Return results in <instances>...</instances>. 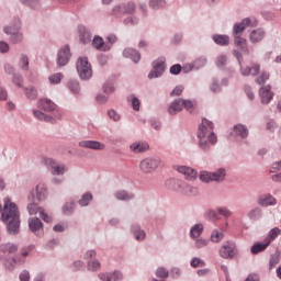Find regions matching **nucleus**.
I'll list each match as a JSON object with an SVG mask.
<instances>
[{"instance_id":"8","label":"nucleus","mask_w":281,"mask_h":281,"mask_svg":"<svg viewBox=\"0 0 281 281\" xmlns=\"http://www.w3.org/2000/svg\"><path fill=\"white\" fill-rule=\"evenodd\" d=\"M235 49H233V55L237 59V63H243V54L244 56H249V46L247 45V40L244 37H235L234 38Z\"/></svg>"},{"instance_id":"49","label":"nucleus","mask_w":281,"mask_h":281,"mask_svg":"<svg viewBox=\"0 0 281 281\" xmlns=\"http://www.w3.org/2000/svg\"><path fill=\"white\" fill-rule=\"evenodd\" d=\"M150 10H164L166 8V0H148Z\"/></svg>"},{"instance_id":"7","label":"nucleus","mask_w":281,"mask_h":281,"mask_svg":"<svg viewBox=\"0 0 281 281\" xmlns=\"http://www.w3.org/2000/svg\"><path fill=\"white\" fill-rule=\"evenodd\" d=\"M196 138L198 147L202 153H209L212 146H216V143L218 142V136H216V133L214 132L204 134L203 138L201 136H196Z\"/></svg>"},{"instance_id":"57","label":"nucleus","mask_w":281,"mask_h":281,"mask_svg":"<svg viewBox=\"0 0 281 281\" xmlns=\"http://www.w3.org/2000/svg\"><path fill=\"white\" fill-rule=\"evenodd\" d=\"M103 93L106 95H111L112 93H115V86L109 81L104 82L102 86Z\"/></svg>"},{"instance_id":"5","label":"nucleus","mask_w":281,"mask_h":281,"mask_svg":"<svg viewBox=\"0 0 281 281\" xmlns=\"http://www.w3.org/2000/svg\"><path fill=\"white\" fill-rule=\"evenodd\" d=\"M3 32L9 36L11 45H21L25 38L23 32H21V23L9 24L3 27Z\"/></svg>"},{"instance_id":"58","label":"nucleus","mask_w":281,"mask_h":281,"mask_svg":"<svg viewBox=\"0 0 281 281\" xmlns=\"http://www.w3.org/2000/svg\"><path fill=\"white\" fill-rule=\"evenodd\" d=\"M216 212L220 216H224V218H229V216L234 214L229 209H227V206H218Z\"/></svg>"},{"instance_id":"62","label":"nucleus","mask_w":281,"mask_h":281,"mask_svg":"<svg viewBox=\"0 0 281 281\" xmlns=\"http://www.w3.org/2000/svg\"><path fill=\"white\" fill-rule=\"evenodd\" d=\"M190 267H192L193 269H198V267H205V262L203 261V259L194 257L190 261Z\"/></svg>"},{"instance_id":"14","label":"nucleus","mask_w":281,"mask_h":281,"mask_svg":"<svg viewBox=\"0 0 281 281\" xmlns=\"http://www.w3.org/2000/svg\"><path fill=\"white\" fill-rule=\"evenodd\" d=\"M32 113L36 120H40V122H49V124H56L58 122V120H61V117H63L61 113L57 112V114L52 116V115L46 114L45 112H43L41 110H36V109H33Z\"/></svg>"},{"instance_id":"39","label":"nucleus","mask_w":281,"mask_h":281,"mask_svg":"<svg viewBox=\"0 0 281 281\" xmlns=\"http://www.w3.org/2000/svg\"><path fill=\"white\" fill-rule=\"evenodd\" d=\"M74 212H76L75 201H68L63 204L61 214H64V216H72Z\"/></svg>"},{"instance_id":"45","label":"nucleus","mask_w":281,"mask_h":281,"mask_svg":"<svg viewBox=\"0 0 281 281\" xmlns=\"http://www.w3.org/2000/svg\"><path fill=\"white\" fill-rule=\"evenodd\" d=\"M269 247V241H266V239H263V241L261 243H256L251 246L250 248V254H260L262 251H265V249H267Z\"/></svg>"},{"instance_id":"13","label":"nucleus","mask_w":281,"mask_h":281,"mask_svg":"<svg viewBox=\"0 0 281 281\" xmlns=\"http://www.w3.org/2000/svg\"><path fill=\"white\" fill-rule=\"evenodd\" d=\"M37 108L42 109V111H45L46 113H54V116L60 113V110H58V105L48 98L38 99Z\"/></svg>"},{"instance_id":"6","label":"nucleus","mask_w":281,"mask_h":281,"mask_svg":"<svg viewBox=\"0 0 281 281\" xmlns=\"http://www.w3.org/2000/svg\"><path fill=\"white\" fill-rule=\"evenodd\" d=\"M247 27H258V20L254 16L245 18L233 25V38H243V33Z\"/></svg>"},{"instance_id":"17","label":"nucleus","mask_w":281,"mask_h":281,"mask_svg":"<svg viewBox=\"0 0 281 281\" xmlns=\"http://www.w3.org/2000/svg\"><path fill=\"white\" fill-rule=\"evenodd\" d=\"M100 281H124V272L114 270L111 272H100L98 274Z\"/></svg>"},{"instance_id":"59","label":"nucleus","mask_w":281,"mask_h":281,"mask_svg":"<svg viewBox=\"0 0 281 281\" xmlns=\"http://www.w3.org/2000/svg\"><path fill=\"white\" fill-rule=\"evenodd\" d=\"M207 64V57L205 56H200L198 57L194 61H193V65L195 67V70H199V69H202V67L204 65Z\"/></svg>"},{"instance_id":"9","label":"nucleus","mask_w":281,"mask_h":281,"mask_svg":"<svg viewBox=\"0 0 281 281\" xmlns=\"http://www.w3.org/2000/svg\"><path fill=\"white\" fill-rule=\"evenodd\" d=\"M220 257L224 260H234L238 256V246L235 241H225L218 250Z\"/></svg>"},{"instance_id":"47","label":"nucleus","mask_w":281,"mask_h":281,"mask_svg":"<svg viewBox=\"0 0 281 281\" xmlns=\"http://www.w3.org/2000/svg\"><path fill=\"white\" fill-rule=\"evenodd\" d=\"M18 67L22 69V71H30V57L27 55H20Z\"/></svg>"},{"instance_id":"50","label":"nucleus","mask_w":281,"mask_h":281,"mask_svg":"<svg viewBox=\"0 0 281 281\" xmlns=\"http://www.w3.org/2000/svg\"><path fill=\"white\" fill-rule=\"evenodd\" d=\"M280 234H281V229L278 227H274L269 231L268 236L265 238V240L268 241L269 245H271V243H273V240H276V238H278Z\"/></svg>"},{"instance_id":"18","label":"nucleus","mask_w":281,"mask_h":281,"mask_svg":"<svg viewBox=\"0 0 281 281\" xmlns=\"http://www.w3.org/2000/svg\"><path fill=\"white\" fill-rule=\"evenodd\" d=\"M207 133H214V123L207 119H202L196 132V137H204Z\"/></svg>"},{"instance_id":"46","label":"nucleus","mask_w":281,"mask_h":281,"mask_svg":"<svg viewBox=\"0 0 281 281\" xmlns=\"http://www.w3.org/2000/svg\"><path fill=\"white\" fill-rule=\"evenodd\" d=\"M127 102L131 104L133 111L139 112V109L142 106V101L139 100V98H137V95L130 94L127 97Z\"/></svg>"},{"instance_id":"33","label":"nucleus","mask_w":281,"mask_h":281,"mask_svg":"<svg viewBox=\"0 0 281 281\" xmlns=\"http://www.w3.org/2000/svg\"><path fill=\"white\" fill-rule=\"evenodd\" d=\"M205 229V226H203V223L194 224L189 232V236L191 240H194L196 238H201L203 235V232Z\"/></svg>"},{"instance_id":"31","label":"nucleus","mask_w":281,"mask_h":281,"mask_svg":"<svg viewBox=\"0 0 281 281\" xmlns=\"http://www.w3.org/2000/svg\"><path fill=\"white\" fill-rule=\"evenodd\" d=\"M211 177L213 183H223V181H225V178L227 177V170L221 167L215 171H211Z\"/></svg>"},{"instance_id":"63","label":"nucleus","mask_w":281,"mask_h":281,"mask_svg":"<svg viewBox=\"0 0 281 281\" xmlns=\"http://www.w3.org/2000/svg\"><path fill=\"white\" fill-rule=\"evenodd\" d=\"M108 117H110L112 122H120V120H122V115L113 109L108 111Z\"/></svg>"},{"instance_id":"11","label":"nucleus","mask_w":281,"mask_h":281,"mask_svg":"<svg viewBox=\"0 0 281 281\" xmlns=\"http://www.w3.org/2000/svg\"><path fill=\"white\" fill-rule=\"evenodd\" d=\"M151 70L149 71L147 78L149 80H155L161 78L166 71V57H158L151 63Z\"/></svg>"},{"instance_id":"43","label":"nucleus","mask_w":281,"mask_h":281,"mask_svg":"<svg viewBox=\"0 0 281 281\" xmlns=\"http://www.w3.org/2000/svg\"><path fill=\"white\" fill-rule=\"evenodd\" d=\"M209 91L210 93H213V95H217V93H221V91H223V88L221 87V81L216 78H213L209 85Z\"/></svg>"},{"instance_id":"3","label":"nucleus","mask_w":281,"mask_h":281,"mask_svg":"<svg viewBox=\"0 0 281 281\" xmlns=\"http://www.w3.org/2000/svg\"><path fill=\"white\" fill-rule=\"evenodd\" d=\"M165 186L169 190L184 194V196H196V194H199V189L196 187L183 180L171 178L166 181Z\"/></svg>"},{"instance_id":"4","label":"nucleus","mask_w":281,"mask_h":281,"mask_svg":"<svg viewBox=\"0 0 281 281\" xmlns=\"http://www.w3.org/2000/svg\"><path fill=\"white\" fill-rule=\"evenodd\" d=\"M161 164L159 156H148L139 161L138 168L143 175H153L157 172V169L161 168Z\"/></svg>"},{"instance_id":"35","label":"nucleus","mask_w":281,"mask_h":281,"mask_svg":"<svg viewBox=\"0 0 281 281\" xmlns=\"http://www.w3.org/2000/svg\"><path fill=\"white\" fill-rule=\"evenodd\" d=\"M262 210L259 206L252 207L246 214L247 218H249V221H251L252 223H256V221H260V218H262Z\"/></svg>"},{"instance_id":"61","label":"nucleus","mask_w":281,"mask_h":281,"mask_svg":"<svg viewBox=\"0 0 281 281\" xmlns=\"http://www.w3.org/2000/svg\"><path fill=\"white\" fill-rule=\"evenodd\" d=\"M83 268H85V261L82 260H75L72 263H70V269L74 272H78Z\"/></svg>"},{"instance_id":"38","label":"nucleus","mask_w":281,"mask_h":281,"mask_svg":"<svg viewBox=\"0 0 281 281\" xmlns=\"http://www.w3.org/2000/svg\"><path fill=\"white\" fill-rule=\"evenodd\" d=\"M67 89L72 93V95H80L82 88H80V81L76 79H70L67 82Z\"/></svg>"},{"instance_id":"36","label":"nucleus","mask_w":281,"mask_h":281,"mask_svg":"<svg viewBox=\"0 0 281 281\" xmlns=\"http://www.w3.org/2000/svg\"><path fill=\"white\" fill-rule=\"evenodd\" d=\"M35 194L37 201H45V199H47V184L40 182L35 187Z\"/></svg>"},{"instance_id":"27","label":"nucleus","mask_w":281,"mask_h":281,"mask_svg":"<svg viewBox=\"0 0 281 281\" xmlns=\"http://www.w3.org/2000/svg\"><path fill=\"white\" fill-rule=\"evenodd\" d=\"M181 111H183V102L181 101V98L171 101L167 108V113H169V115H178Z\"/></svg>"},{"instance_id":"29","label":"nucleus","mask_w":281,"mask_h":281,"mask_svg":"<svg viewBox=\"0 0 281 281\" xmlns=\"http://www.w3.org/2000/svg\"><path fill=\"white\" fill-rule=\"evenodd\" d=\"M258 205L261 207H269L278 204V200H276L271 193L263 194L259 196L257 201Z\"/></svg>"},{"instance_id":"19","label":"nucleus","mask_w":281,"mask_h":281,"mask_svg":"<svg viewBox=\"0 0 281 281\" xmlns=\"http://www.w3.org/2000/svg\"><path fill=\"white\" fill-rule=\"evenodd\" d=\"M130 233L132 234L136 243H144V240H146V231H144V228H142V225H139L138 223H134L130 226Z\"/></svg>"},{"instance_id":"23","label":"nucleus","mask_w":281,"mask_h":281,"mask_svg":"<svg viewBox=\"0 0 281 281\" xmlns=\"http://www.w3.org/2000/svg\"><path fill=\"white\" fill-rule=\"evenodd\" d=\"M241 76H258L260 74V64H252L251 67L243 66V61L238 63Z\"/></svg>"},{"instance_id":"24","label":"nucleus","mask_w":281,"mask_h":281,"mask_svg":"<svg viewBox=\"0 0 281 281\" xmlns=\"http://www.w3.org/2000/svg\"><path fill=\"white\" fill-rule=\"evenodd\" d=\"M91 45L94 49L99 52H111V45L104 42V38L100 35H94L91 42Z\"/></svg>"},{"instance_id":"20","label":"nucleus","mask_w":281,"mask_h":281,"mask_svg":"<svg viewBox=\"0 0 281 281\" xmlns=\"http://www.w3.org/2000/svg\"><path fill=\"white\" fill-rule=\"evenodd\" d=\"M265 36H267V31H265V29H255L249 33V42L252 45H258V43H262V41H265Z\"/></svg>"},{"instance_id":"32","label":"nucleus","mask_w":281,"mask_h":281,"mask_svg":"<svg viewBox=\"0 0 281 281\" xmlns=\"http://www.w3.org/2000/svg\"><path fill=\"white\" fill-rule=\"evenodd\" d=\"M124 58H130V60L134 61L135 65L142 60V54L137 49L134 48H125L123 50Z\"/></svg>"},{"instance_id":"56","label":"nucleus","mask_w":281,"mask_h":281,"mask_svg":"<svg viewBox=\"0 0 281 281\" xmlns=\"http://www.w3.org/2000/svg\"><path fill=\"white\" fill-rule=\"evenodd\" d=\"M123 24L127 26L139 25V18L137 15H130L123 20Z\"/></svg>"},{"instance_id":"34","label":"nucleus","mask_w":281,"mask_h":281,"mask_svg":"<svg viewBox=\"0 0 281 281\" xmlns=\"http://www.w3.org/2000/svg\"><path fill=\"white\" fill-rule=\"evenodd\" d=\"M113 196L116 201H133V199H135L134 193L126 190H117L113 193Z\"/></svg>"},{"instance_id":"55","label":"nucleus","mask_w":281,"mask_h":281,"mask_svg":"<svg viewBox=\"0 0 281 281\" xmlns=\"http://www.w3.org/2000/svg\"><path fill=\"white\" fill-rule=\"evenodd\" d=\"M155 273L156 278H159L160 280H167V278L170 276V271H168V269L165 267H158Z\"/></svg>"},{"instance_id":"25","label":"nucleus","mask_w":281,"mask_h":281,"mask_svg":"<svg viewBox=\"0 0 281 281\" xmlns=\"http://www.w3.org/2000/svg\"><path fill=\"white\" fill-rule=\"evenodd\" d=\"M80 148H88L90 150H105L106 145L99 140H81L79 142Z\"/></svg>"},{"instance_id":"54","label":"nucleus","mask_w":281,"mask_h":281,"mask_svg":"<svg viewBox=\"0 0 281 281\" xmlns=\"http://www.w3.org/2000/svg\"><path fill=\"white\" fill-rule=\"evenodd\" d=\"M64 77L65 76L63 75V72H55V74L48 76V82H49V85H53V86L60 85V82H63Z\"/></svg>"},{"instance_id":"12","label":"nucleus","mask_w":281,"mask_h":281,"mask_svg":"<svg viewBox=\"0 0 281 281\" xmlns=\"http://www.w3.org/2000/svg\"><path fill=\"white\" fill-rule=\"evenodd\" d=\"M71 60V48L69 45H64L57 50L56 65L57 67H67Z\"/></svg>"},{"instance_id":"42","label":"nucleus","mask_w":281,"mask_h":281,"mask_svg":"<svg viewBox=\"0 0 281 281\" xmlns=\"http://www.w3.org/2000/svg\"><path fill=\"white\" fill-rule=\"evenodd\" d=\"M87 269L91 273H97V271H100L102 269V263L97 258L91 259V260L87 261Z\"/></svg>"},{"instance_id":"41","label":"nucleus","mask_w":281,"mask_h":281,"mask_svg":"<svg viewBox=\"0 0 281 281\" xmlns=\"http://www.w3.org/2000/svg\"><path fill=\"white\" fill-rule=\"evenodd\" d=\"M0 251L2 254H16V251H19V245L14 243H4L0 246Z\"/></svg>"},{"instance_id":"51","label":"nucleus","mask_w":281,"mask_h":281,"mask_svg":"<svg viewBox=\"0 0 281 281\" xmlns=\"http://www.w3.org/2000/svg\"><path fill=\"white\" fill-rule=\"evenodd\" d=\"M24 93L27 100H36L38 98V90L33 86L24 88Z\"/></svg>"},{"instance_id":"26","label":"nucleus","mask_w":281,"mask_h":281,"mask_svg":"<svg viewBox=\"0 0 281 281\" xmlns=\"http://www.w3.org/2000/svg\"><path fill=\"white\" fill-rule=\"evenodd\" d=\"M259 95L261 98V104H269L273 100V92L271 86L267 85L260 88Z\"/></svg>"},{"instance_id":"1","label":"nucleus","mask_w":281,"mask_h":281,"mask_svg":"<svg viewBox=\"0 0 281 281\" xmlns=\"http://www.w3.org/2000/svg\"><path fill=\"white\" fill-rule=\"evenodd\" d=\"M3 203L1 221L7 224L9 234H19V229H21V212H19V206L10 198H4Z\"/></svg>"},{"instance_id":"37","label":"nucleus","mask_w":281,"mask_h":281,"mask_svg":"<svg viewBox=\"0 0 281 281\" xmlns=\"http://www.w3.org/2000/svg\"><path fill=\"white\" fill-rule=\"evenodd\" d=\"M212 41L215 45H220V47H227V45H229V35L214 34Z\"/></svg>"},{"instance_id":"22","label":"nucleus","mask_w":281,"mask_h":281,"mask_svg":"<svg viewBox=\"0 0 281 281\" xmlns=\"http://www.w3.org/2000/svg\"><path fill=\"white\" fill-rule=\"evenodd\" d=\"M78 34L80 43H82L83 45H89V43H91V38L93 36V32L91 31V29L85 25H79Z\"/></svg>"},{"instance_id":"64","label":"nucleus","mask_w":281,"mask_h":281,"mask_svg":"<svg viewBox=\"0 0 281 281\" xmlns=\"http://www.w3.org/2000/svg\"><path fill=\"white\" fill-rule=\"evenodd\" d=\"M269 78H270L269 72L262 71L260 76L255 79V82H257V85H265V82H267Z\"/></svg>"},{"instance_id":"2","label":"nucleus","mask_w":281,"mask_h":281,"mask_svg":"<svg viewBox=\"0 0 281 281\" xmlns=\"http://www.w3.org/2000/svg\"><path fill=\"white\" fill-rule=\"evenodd\" d=\"M42 164L46 166V168L49 170L50 175L53 176V183L55 186H60L65 181L63 178L65 176V172H67V165L63 162L56 161L54 158L50 157H43Z\"/></svg>"},{"instance_id":"21","label":"nucleus","mask_w":281,"mask_h":281,"mask_svg":"<svg viewBox=\"0 0 281 281\" xmlns=\"http://www.w3.org/2000/svg\"><path fill=\"white\" fill-rule=\"evenodd\" d=\"M233 137L237 139H247L249 137V127L247 125L238 123L233 126Z\"/></svg>"},{"instance_id":"44","label":"nucleus","mask_w":281,"mask_h":281,"mask_svg":"<svg viewBox=\"0 0 281 281\" xmlns=\"http://www.w3.org/2000/svg\"><path fill=\"white\" fill-rule=\"evenodd\" d=\"M223 238H225V233H223V231L218 228H214L211 232V235H210L211 243H214L217 245L218 243H221V240H223Z\"/></svg>"},{"instance_id":"52","label":"nucleus","mask_w":281,"mask_h":281,"mask_svg":"<svg viewBox=\"0 0 281 281\" xmlns=\"http://www.w3.org/2000/svg\"><path fill=\"white\" fill-rule=\"evenodd\" d=\"M193 247L194 249H205L210 245V239H205L203 237H198L193 239Z\"/></svg>"},{"instance_id":"15","label":"nucleus","mask_w":281,"mask_h":281,"mask_svg":"<svg viewBox=\"0 0 281 281\" xmlns=\"http://www.w3.org/2000/svg\"><path fill=\"white\" fill-rule=\"evenodd\" d=\"M29 229L35 234L38 238H43L45 229L43 227V222L38 217L29 218Z\"/></svg>"},{"instance_id":"16","label":"nucleus","mask_w":281,"mask_h":281,"mask_svg":"<svg viewBox=\"0 0 281 281\" xmlns=\"http://www.w3.org/2000/svg\"><path fill=\"white\" fill-rule=\"evenodd\" d=\"M175 170L180 175H183L187 181H194L199 177V172L192 167L177 165L175 166Z\"/></svg>"},{"instance_id":"53","label":"nucleus","mask_w":281,"mask_h":281,"mask_svg":"<svg viewBox=\"0 0 281 281\" xmlns=\"http://www.w3.org/2000/svg\"><path fill=\"white\" fill-rule=\"evenodd\" d=\"M199 179L202 183H213L212 171H207V170L200 171Z\"/></svg>"},{"instance_id":"60","label":"nucleus","mask_w":281,"mask_h":281,"mask_svg":"<svg viewBox=\"0 0 281 281\" xmlns=\"http://www.w3.org/2000/svg\"><path fill=\"white\" fill-rule=\"evenodd\" d=\"M12 82L15 85V87H19V89H23V75L14 74L12 77Z\"/></svg>"},{"instance_id":"28","label":"nucleus","mask_w":281,"mask_h":281,"mask_svg":"<svg viewBox=\"0 0 281 281\" xmlns=\"http://www.w3.org/2000/svg\"><path fill=\"white\" fill-rule=\"evenodd\" d=\"M25 262H26V259H24L23 256L20 254L12 257L11 261H7L5 267L9 271H14L16 267H23Z\"/></svg>"},{"instance_id":"30","label":"nucleus","mask_w":281,"mask_h":281,"mask_svg":"<svg viewBox=\"0 0 281 281\" xmlns=\"http://www.w3.org/2000/svg\"><path fill=\"white\" fill-rule=\"evenodd\" d=\"M150 148L147 142H135L130 145V150L135 155H139L142 153H146Z\"/></svg>"},{"instance_id":"48","label":"nucleus","mask_w":281,"mask_h":281,"mask_svg":"<svg viewBox=\"0 0 281 281\" xmlns=\"http://www.w3.org/2000/svg\"><path fill=\"white\" fill-rule=\"evenodd\" d=\"M121 5H122L123 14H135V11L137 10V4H135V2L133 1L123 3Z\"/></svg>"},{"instance_id":"10","label":"nucleus","mask_w":281,"mask_h":281,"mask_svg":"<svg viewBox=\"0 0 281 281\" xmlns=\"http://www.w3.org/2000/svg\"><path fill=\"white\" fill-rule=\"evenodd\" d=\"M77 72L79 78L82 80H90L93 76V70L91 69V64L87 57H79L77 60Z\"/></svg>"},{"instance_id":"40","label":"nucleus","mask_w":281,"mask_h":281,"mask_svg":"<svg viewBox=\"0 0 281 281\" xmlns=\"http://www.w3.org/2000/svg\"><path fill=\"white\" fill-rule=\"evenodd\" d=\"M92 201H93V193L88 191L81 195V199L78 200V205L79 207H89Z\"/></svg>"}]
</instances>
